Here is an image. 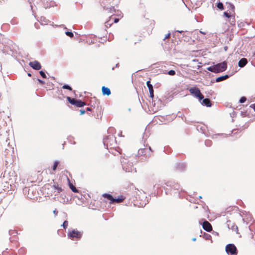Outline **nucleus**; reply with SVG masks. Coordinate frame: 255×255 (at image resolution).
Listing matches in <instances>:
<instances>
[{"instance_id":"1","label":"nucleus","mask_w":255,"mask_h":255,"mask_svg":"<svg viewBox=\"0 0 255 255\" xmlns=\"http://www.w3.org/2000/svg\"><path fill=\"white\" fill-rule=\"evenodd\" d=\"M227 68V63L224 61L222 63L213 65L207 68L208 70L215 73L222 72L225 71Z\"/></svg>"},{"instance_id":"2","label":"nucleus","mask_w":255,"mask_h":255,"mask_svg":"<svg viewBox=\"0 0 255 255\" xmlns=\"http://www.w3.org/2000/svg\"><path fill=\"white\" fill-rule=\"evenodd\" d=\"M102 196L110 201V204H114V203H120L125 199V198L123 196H119L117 198H114L111 195L108 193H104L102 195Z\"/></svg>"},{"instance_id":"3","label":"nucleus","mask_w":255,"mask_h":255,"mask_svg":"<svg viewBox=\"0 0 255 255\" xmlns=\"http://www.w3.org/2000/svg\"><path fill=\"white\" fill-rule=\"evenodd\" d=\"M189 91L191 95L198 98L199 100L203 99L204 96L198 88H191L189 89Z\"/></svg>"},{"instance_id":"4","label":"nucleus","mask_w":255,"mask_h":255,"mask_svg":"<svg viewBox=\"0 0 255 255\" xmlns=\"http://www.w3.org/2000/svg\"><path fill=\"white\" fill-rule=\"evenodd\" d=\"M67 100L71 104L75 105L77 107H82L86 105V103L84 102H82L80 100L71 98L69 97H67Z\"/></svg>"},{"instance_id":"5","label":"nucleus","mask_w":255,"mask_h":255,"mask_svg":"<svg viewBox=\"0 0 255 255\" xmlns=\"http://www.w3.org/2000/svg\"><path fill=\"white\" fill-rule=\"evenodd\" d=\"M226 251L229 255H237V250L234 244H229L226 247Z\"/></svg>"},{"instance_id":"6","label":"nucleus","mask_w":255,"mask_h":255,"mask_svg":"<svg viewBox=\"0 0 255 255\" xmlns=\"http://www.w3.org/2000/svg\"><path fill=\"white\" fill-rule=\"evenodd\" d=\"M90 104L91 107H88L86 109L87 111H92L93 109L97 108L98 109L100 102L97 100L95 98L91 99L90 101Z\"/></svg>"},{"instance_id":"7","label":"nucleus","mask_w":255,"mask_h":255,"mask_svg":"<svg viewBox=\"0 0 255 255\" xmlns=\"http://www.w3.org/2000/svg\"><path fill=\"white\" fill-rule=\"evenodd\" d=\"M68 236L72 238H76L77 239H79L82 237V233L80 232H79L77 230H73L70 232L68 234Z\"/></svg>"},{"instance_id":"8","label":"nucleus","mask_w":255,"mask_h":255,"mask_svg":"<svg viewBox=\"0 0 255 255\" xmlns=\"http://www.w3.org/2000/svg\"><path fill=\"white\" fill-rule=\"evenodd\" d=\"M227 224L229 229L232 230L233 232H234L237 234L239 233L238 227L234 223L229 220L227 222Z\"/></svg>"},{"instance_id":"9","label":"nucleus","mask_w":255,"mask_h":255,"mask_svg":"<svg viewBox=\"0 0 255 255\" xmlns=\"http://www.w3.org/2000/svg\"><path fill=\"white\" fill-rule=\"evenodd\" d=\"M202 227L204 230L208 232H210L213 230L212 225L207 221H204L203 222Z\"/></svg>"},{"instance_id":"10","label":"nucleus","mask_w":255,"mask_h":255,"mask_svg":"<svg viewBox=\"0 0 255 255\" xmlns=\"http://www.w3.org/2000/svg\"><path fill=\"white\" fill-rule=\"evenodd\" d=\"M51 188L55 190L54 192L56 193L55 194V195L60 193L63 191L61 186L56 182H54V184L51 186Z\"/></svg>"},{"instance_id":"11","label":"nucleus","mask_w":255,"mask_h":255,"mask_svg":"<svg viewBox=\"0 0 255 255\" xmlns=\"http://www.w3.org/2000/svg\"><path fill=\"white\" fill-rule=\"evenodd\" d=\"M229 6V13L227 11L224 12V15L228 18L231 17L232 15L235 14V6L232 4H230Z\"/></svg>"},{"instance_id":"12","label":"nucleus","mask_w":255,"mask_h":255,"mask_svg":"<svg viewBox=\"0 0 255 255\" xmlns=\"http://www.w3.org/2000/svg\"><path fill=\"white\" fill-rule=\"evenodd\" d=\"M29 65L33 69L36 70H40L41 68V65L40 63L37 61L30 62Z\"/></svg>"},{"instance_id":"13","label":"nucleus","mask_w":255,"mask_h":255,"mask_svg":"<svg viewBox=\"0 0 255 255\" xmlns=\"http://www.w3.org/2000/svg\"><path fill=\"white\" fill-rule=\"evenodd\" d=\"M146 85L148 88L149 91V94H150V97L151 98H153L154 97V91L152 85L150 83V80L147 81L146 82Z\"/></svg>"},{"instance_id":"14","label":"nucleus","mask_w":255,"mask_h":255,"mask_svg":"<svg viewBox=\"0 0 255 255\" xmlns=\"http://www.w3.org/2000/svg\"><path fill=\"white\" fill-rule=\"evenodd\" d=\"M185 164L182 162L178 163L175 167L176 170L179 171H183L185 169Z\"/></svg>"},{"instance_id":"15","label":"nucleus","mask_w":255,"mask_h":255,"mask_svg":"<svg viewBox=\"0 0 255 255\" xmlns=\"http://www.w3.org/2000/svg\"><path fill=\"white\" fill-rule=\"evenodd\" d=\"M102 91L104 95L109 96L111 94L110 89L105 86L102 87Z\"/></svg>"},{"instance_id":"16","label":"nucleus","mask_w":255,"mask_h":255,"mask_svg":"<svg viewBox=\"0 0 255 255\" xmlns=\"http://www.w3.org/2000/svg\"><path fill=\"white\" fill-rule=\"evenodd\" d=\"M248 63V60L245 58H243L240 60L238 63V65L239 67L242 68L244 67Z\"/></svg>"},{"instance_id":"17","label":"nucleus","mask_w":255,"mask_h":255,"mask_svg":"<svg viewBox=\"0 0 255 255\" xmlns=\"http://www.w3.org/2000/svg\"><path fill=\"white\" fill-rule=\"evenodd\" d=\"M202 104L208 107H210L212 106L211 102L209 99L206 98V99H202Z\"/></svg>"},{"instance_id":"18","label":"nucleus","mask_w":255,"mask_h":255,"mask_svg":"<svg viewBox=\"0 0 255 255\" xmlns=\"http://www.w3.org/2000/svg\"><path fill=\"white\" fill-rule=\"evenodd\" d=\"M229 78V76L228 75H225L224 76H220L216 78V82H219L222 81H224Z\"/></svg>"},{"instance_id":"19","label":"nucleus","mask_w":255,"mask_h":255,"mask_svg":"<svg viewBox=\"0 0 255 255\" xmlns=\"http://www.w3.org/2000/svg\"><path fill=\"white\" fill-rule=\"evenodd\" d=\"M112 19H113V18L110 17V19L105 22V26L106 28L110 27L113 24V22L111 21Z\"/></svg>"},{"instance_id":"20","label":"nucleus","mask_w":255,"mask_h":255,"mask_svg":"<svg viewBox=\"0 0 255 255\" xmlns=\"http://www.w3.org/2000/svg\"><path fill=\"white\" fill-rule=\"evenodd\" d=\"M70 188L71 190L74 193H78V190L76 189V188L71 183L69 184Z\"/></svg>"},{"instance_id":"21","label":"nucleus","mask_w":255,"mask_h":255,"mask_svg":"<svg viewBox=\"0 0 255 255\" xmlns=\"http://www.w3.org/2000/svg\"><path fill=\"white\" fill-rule=\"evenodd\" d=\"M58 164L59 162L58 161H56L54 162L53 166L52 167L53 170L55 171L56 169Z\"/></svg>"},{"instance_id":"22","label":"nucleus","mask_w":255,"mask_h":255,"mask_svg":"<svg viewBox=\"0 0 255 255\" xmlns=\"http://www.w3.org/2000/svg\"><path fill=\"white\" fill-rule=\"evenodd\" d=\"M62 88L64 89H67V90H70V91H72V88L70 86H69V85H64L62 86Z\"/></svg>"},{"instance_id":"23","label":"nucleus","mask_w":255,"mask_h":255,"mask_svg":"<svg viewBox=\"0 0 255 255\" xmlns=\"http://www.w3.org/2000/svg\"><path fill=\"white\" fill-rule=\"evenodd\" d=\"M217 7L218 8L221 9V10H223L224 9V5H223V4L221 2H219L217 4Z\"/></svg>"},{"instance_id":"24","label":"nucleus","mask_w":255,"mask_h":255,"mask_svg":"<svg viewBox=\"0 0 255 255\" xmlns=\"http://www.w3.org/2000/svg\"><path fill=\"white\" fill-rule=\"evenodd\" d=\"M66 34L70 37H73L74 36L73 33L72 32L67 31L65 32Z\"/></svg>"},{"instance_id":"25","label":"nucleus","mask_w":255,"mask_h":255,"mask_svg":"<svg viewBox=\"0 0 255 255\" xmlns=\"http://www.w3.org/2000/svg\"><path fill=\"white\" fill-rule=\"evenodd\" d=\"M167 73L170 75L173 76L175 75V71L174 70H171L169 71Z\"/></svg>"},{"instance_id":"26","label":"nucleus","mask_w":255,"mask_h":255,"mask_svg":"<svg viewBox=\"0 0 255 255\" xmlns=\"http://www.w3.org/2000/svg\"><path fill=\"white\" fill-rule=\"evenodd\" d=\"M68 222L67 221H65L63 223V225H62V226L63 227V228L64 229H66L68 227Z\"/></svg>"},{"instance_id":"27","label":"nucleus","mask_w":255,"mask_h":255,"mask_svg":"<svg viewBox=\"0 0 255 255\" xmlns=\"http://www.w3.org/2000/svg\"><path fill=\"white\" fill-rule=\"evenodd\" d=\"M247 100V99L245 97H242L241 98L240 100V102L241 103H243L244 102H245Z\"/></svg>"},{"instance_id":"28","label":"nucleus","mask_w":255,"mask_h":255,"mask_svg":"<svg viewBox=\"0 0 255 255\" xmlns=\"http://www.w3.org/2000/svg\"><path fill=\"white\" fill-rule=\"evenodd\" d=\"M204 238L206 240H212V237L211 235L209 234H206V235H205Z\"/></svg>"},{"instance_id":"29","label":"nucleus","mask_w":255,"mask_h":255,"mask_svg":"<svg viewBox=\"0 0 255 255\" xmlns=\"http://www.w3.org/2000/svg\"><path fill=\"white\" fill-rule=\"evenodd\" d=\"M39 74L43 78H46V76L45 73L43 71H40L39 72Z\"/></svg>"},{"instance_id":"30","label":"nucleus","mask_w":255,"mask_h":255,"mask_svg":"<svg viewBox=\"0 0 255 255\" xmlns=\"http://www.w3.org/2000/svg\"><path fill=\"white\" fill-rule=\"evenodd\" d=\"M170 32H168L167 34H166L163 38V40H165V39L169 38L170 37Z\"/></svg>"},{"instance_id":"31","label":"nucleus","mask_w":255,"mask_h":255,"mask_svg":"<svg viewBox=\"0 0 255 255\" xmlns=\"http://www.w3.org/2000/svg\"><path fill=\"white\" fill-rule=\"evenodd\" d=\"M112 20H113L114 22H115V23H117L119 21V19L118 18H113V19H112Z\"/></svg>"},{"instance_id":"32","label":"nucleus","mask_w":255,"mask_h":255,"mask_svg":"<svg viewBox=\"0 0 255 255\" xmlns=\"http://www.w3.org/2000/svg\"><path fill=\"white\" fill-rule=\"evenodd\" d=\"M53 213L55 214V216H57L58 213V211L56 209H55L53 210Z\"/></svg>"},{"instance_id":"33","label":"nucleus","mask_w":255,"mask_h":255,"mask_svg":"<svg viewBox=\"0 0 255 255\" xmlns=\"http://www.w3.org/2000/svg\"><path fill=\"white\" fill-rule=\"evenodd\" d=\"M250 107L254 109V110L255 111V104H252L250 106Z\"/></svg>"},{"instance_id":"34","label":"nucleus","mask_w":255,"mask_h":255,"mask_svg":"<svg viewBox=\"0 0 255 255\" xmlns=\"http://www.w3.org/2000/svg\"><path fill=\"white\" fill-rule=\"evenodd\" d=\"M80 115H83L85 113V111L84 110H80Z\"/></svg>"},{"instance_id":"35","label":"nucleus","mask_w":255,"mask_h":255,"mask_svg":"<svg viewBox=\"0 0 255 255\" xmlns=\"http://www.w3.org/2000/svg\"><path fill=\"white\" fill-rule=\"evenodd\" d=\"M38 81L39 82V83L41 84H44V82L40 79H38Z\"/></svg>"},{"instance_id":"36","label":"nucleus","mask_w":255,"mask_h":255,"mask_svg":"<svg viewBox=\"0 0 255 255\" xmlns=\"http://www.w3.org/2000/svg\"><path fill=\"white\" fill-rule=\"evenodd\" d=\"M28 76L30 77V76H31V74L30 73H28Z\"/></svg>"}]
</instances>
